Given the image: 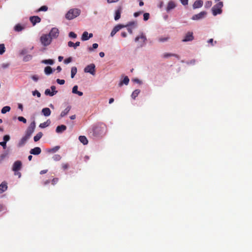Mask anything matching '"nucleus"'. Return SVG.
I'll use <instances>...</instances> for the list:
<instances>
[{
    "label": "nucleus",
    "instance_id": "nucleus-23",
    "mask_svg": "<svg viewBox=\"0 0 252 252\" xmlns=\"http://www.w3.org/2000/svg\"><path fill=\"white\" fill-rule=\"evenodd\" d=\"M53 72V69L51 68V67L49 66H47L45 67L44 68V72L45 74L48 75L51 74H52Z\"/></svg>",
    "mask_w": 252,
    "mask_h": 252
},
{
    "label": "nucleus",
    "instance_id": "nucleus-12",
    "mask_svg": "<svg viewBox=\"0 0 252 252\" xmlns=\"http://www.w3.org/2000/svg\"><path fill=\"white\" fill-rule=\"evenodd\" d=\"M30 20L32 25L34 26L36 23H40L41 20L38 16H33L30 17Z\"/></svg>",
    "mask_w": 252,
    "mask_h": 252
},
{
    "label": "nucleus",
    "instance_id": "nucleus-17",
    "mask_svg": "<svg viewBox=\"0 0 252 252\" xmlns=\"http://www.w3.org/2000/svg\"><path fill=\"white\" fill-rule=\"evenodd\" d=\"M66 129V126L65 125H62L56 127V131L57 133H62Z\"/></svg>",
    "mask_w": 252,
    "mask_h": 252
},
{
    "label": "nucleus",
    "instance_id": "nucleus-44",
    "mask_svg": "<svg viewBox=\"0 0 252 252\" xmlns=\"http://www.w3.org/2000/svg\"><path fill=\"white\" fill-rule=\"evenodd\" d=\"M18 120L20 122H22L24 124L27 123L26 119L25 118H24L23 117H22V116L18 117Z\"/></svg>",
    "mask_w": 252,
    "mask_h": 252
},
{
    "label": "nucleus",
    "instance_id": "nucleus-21",
    "mask_svg": "<svg viewBox=\"0 0 252 252\" xmlns=\"http://www.w3.org/2000/svg\"><path fill=\"white\" fill-rule=\"evenodd\" d=\"M71 106H68L63 111L60 115L61 117H63L66 115L71 109Z\"/></svg>",
    "mask_w": 252,
    "mask_h": 252
},
{
    "label": "nucleus",
    "instance_id": "nucleus-25",
    "mask_svg": "<svg viewBox=\"0 0 252 252\" xmlns=\"http://www.w3.org/2000/svg\"><path fill=\"white\" fill-rule=\"evenodd\" d=\"M80 44L79 41H77L76 43H74L73 42L70 41L68 42V46L70 47H73L74 49H76L77 46L80 45Z\"/></svg>",
    "mask_w": 252,
    "mask_h": 252
},
{
    "label": "nucleus",
    "instance_id": "nucleus-49",
    "mask_svg": "<svg viewBox=\"0 0 252 252\" xmlns=\"http://www.w3.org/2000/svg\"><path fill=\"white\" fill-rule=\"evenodd\" d=\"M10 139V136L8 135H5L3 136V141L6 143Z\"/></svg>",
    "mask_w": 252,
    "mask_h": 252
},
{
    "label": "nucleus",
    "instance_id": "nucleus-58",
    "mask_svg": "<svg viewBox=\"0 0 252 252\" xmlns=\"http://www.w3.org/2000/svg\"><path fill=\"white\" fill-rule=\"evenodd\" d=\"M183 5H186L188 3V0H180Z\"/></svg>",
    "mask_w": 252,
    "mask_h": 252
},
{
    "label": "nucleus",
    "instance_id": "nucleus-52",
    "mask_svg": "<svg viewBox=\"0 0 252 252\" xmlns=\"http://www.w3.org/2000/svg\"><path fill=\"white\" fill-rule=\"evenodd\" d=\"M0 145L2 146L4 149H6V143L5 142H0Z\"/></svg>",
    "mask_w": 252,
    "mask_h": 252
},
{
    "label": "nucleus",
    "instance_id": "nucleus-2",
    "mask_svg": "<svg viewBox=\"0 0 252 252\" xmlns=\"http://www.w3.org/2000/svg\"><path fill=\"white\" fill-rule=\"evenodd\" d=\"M223 6V2L221 1L215 4L212 8V13L214 16H216L218 14L222 13V7Z\"/></svg>",
    "mask_w": 252,
    "mask_h": 252
},
{
    "label": "nucleus",
    "instance_id": "nucleus-24",
    "mask_svg": "<svg viewBox=\"0 0 252 252\" xmlns=\"http://www.w3.org/2000/svg\"><path fill=\"white\" fill-rule=\"evenodd\" d=\"M129 79L128 78V77L127 76H125L123 79V81H121L119 85L120 86H122L123 84H125L126 85H127L128 83H129Z\"/></svg>",
    "mask_w": 252,
    "mask_h": 252
},
{
    "label": "nucleus",
    "instance_id": "nucleus-11",
    "mask_svg": "<svg viewBox=\"0 0 252 252\" xmlns=\"http://www.w3.org/2000/svg\"><path fill=\"white\" fill-rule=\"evenodd\" d=\"M123 7L122 6H119L115 10L114 19L116 21L118 20L121 18V14L122 12Z\"/></svg>",
    "mask_w": 252,
    "mask_h": 252
},
{
    "label": "nucleus",
    "instance_id": "nucleus-43",
    "mask_svg": "<svg viewBox=\"0 0 252 252\" xmlns=\"http://www.w3.org/2000/svg\"><path fill=\"white\" fill-rule=\"evenodd\" d=\"M212 2L211 1H207L205 4V7L206 8H209L212 6Z\"/></svg>",
    "mask_w": 252,
    "mask_h": 252
},
{
    "label": "nucleus",
    "instance_id": "nucleus-34",
    "mask_svg": "<svg viewBox=\"0 0 252 252\" xmlns=\"http://www.w3.org/2000/svg\"><path fill=\"white\" fill-rule=\"evenodd\" d=\"M140 90L138 89H137V90H135V91H134L131 94V97L134 99H135V98L138 96V95L140 93Z\"/></svg>",
    "mask_w": 252,
    "mask_h": 252
},
{
    "label": "nucleus",
    "instance_id": "nucleus-38",
    "mask_svg": "<svg viewBox=\"0 0 252 252\" xmlns=\"http://www.w3.org/2000/svg\"><path fill=\"white\" fill-rule=\"evenodd\" d=\"M48 10V7L47 6L44 5L40 7L36 12L39 11H46Z\"/></svg>",
    "mask_w": 252,
    "mask_h": 252
},
{
    "label": "nucleus",
    "instance_id": "nucleus-30",
    "mask_svg": "<svg viewBox=\"0 0 252 252\" xmlns=\"http://www.w3.org/2000/svg\"><path fill=\"white\" fill-rule=\"evenodd\" d=\"M50 123H51L50 121L49 120H48L46 122L40 124L39 125V127L42 128H45V127L48 126H49Z\"/></svg>",
    "mask_w": 252,
    "mask_h": 252
},
{
    "label": "nucleus",
    "instance_id": "nucleus-10",
    "mask_svg": "<svg viewBox=\"0 0 252 252\" xmlns=\"http://www.w3.org/2000/svg\"><path fill=\"white\" fill-rule=\"evenodd\" d=\"M193 39H194V37L193 35V32H189L186 33L184 38L183 39H182V41L183 42L190 41H192V40H193Z\"/></svg>",
    "mask_w": 252,
    "mask_h": 252
},
{
    "label": "nucleus",
    "instance_id": "nucleus-45",
    "mask_svg": "<svg viewBox=\"0 0 252 252\" xmlns=\"http://www.w3.org/2000/svg\"><path fill=\"white\" fill-rule=\"evenodd\" d=\"M32 94H33V95H36L38 97H39L41 96L40 93L38 91H37V90L33 91L32 92Z\"/></svg>",
    "mask_w": 252,
    "mask_h": 252
},
{
    "label": "nucleus",
    "instance_id": "nucleus-47",
    "mask_svg": "<svg viewBox=\"0 0 252 252\" xmlns=\"http://www.w3.org/2000/svg\"><path fill=\"white\" fill-rule=\"evenodd\" d=\"M69 36L70 37L75 38L77 37V34L75 33L74 32H71L69 33Z\"/></svg>",
    "mask_w": 252,
    "mask_h": 252
},
{
    "label": "nucleus",
    "instance_id": "nucleus-50",
    "mask_svg": "<svg viewBox=\"0 0 252 252\" xmlns=\"http://www.w3.org/2000/svg\"><path fill=\"white\" fill-rule=\"evenodd\" d=\"M57 82L60 85H63L64 84L65 81L63 79H57Z\"/></svg>",
    "mask_w": 252,
    "mask_h": 252
},
{
    "label": "nucleus",
    "instance_id": "nucleus-53",
    "mask_svg": "<svg viewBox=\"0 0 252 252\" xmlns=\"http://www.w3.org/2000/svg\"><path fill=\"white\" fill-rule=\"evenodd\" d=\"M58 178H54L52 181V184L53 185L56 184L58 182Z\"/></svg>",
    "mask_w": 252,
    "mask_h": 252
},
{
    "label": "nucleus",
    "instance_id": "nucleus-5",
    "mask_svg": "<svg viewBox=\"0 0 252 252\" xmlns=\"http://www.w3.org/2000/svg\"><path fill=\"white\" fill-rule=\"evenodd\" d=\"M85 72L90 73L92 75L95 74V65L93 63L87 65L84 69Z\"/></svg>",
    "mask_w": 252,
    "mask_h": 252
},
{
    "label": "nucleus",
    "instance_id": "nucleus-62",
    "mask_svg": "<svg viewBox=\"0 0 252 252\" xmlns=\"http://www.w3.org/2000/svg\"><path fill=\"white\" fill-rule=\"evenodd\" d=\"M51 89L52 90V92H57V91H56V87L55 86H52L51 87Z\"/></svg>",
    "mask_w": 252,
    "mask_h": 252
},
{
    "label": "nucleus",
    "instance_id": "nucleus-19",
    "mask_svg": "<svg viewBox=\"0 0 252 252\" xmlns=\"http://www.w3.org/2000/svg\"><path fill=\"white\" fill-rule=\"evenodd\" d=\"M203 1L201 0H196L193 4V8L194 9L200 8L203 5Z\"/></svg>",
    "mask_w": 252,
    "mask_h": 252
},
{
    "label": "nucleus",
    "instance_id": "nucleus-18",
    "mask_svg": "<svg viewBox=\"0 0 252 252\" xmlns=\"http://www.w3.org/2000/svg\"><path fill=\"white\" fill-rule=\"evenodd\" d=\"M7 189V183L5 182H3L0 185V193H2Z\"/></svg>",
    "mask_w": 252,
    "mask_h": 252
},
{
    "label": "nucleus",
    "instance_id": "nucleus-4",
    "mask_svg": "<svg viewBox=\"0 0 252 252\" xmlns=\"http://www.w3.org/2000/svg\"><path fill=\"white\" fill-rule=\"evenodd\" d=\"M35 126V121L32 122L26 131L25 135L30 138L32 134L34 131Z\"/></svg>",
    "mask_w": 252,
    "mask_h": 252
},
{
    "label": "nucleus",
    "instance_id": "nucleus-61",
    "mask_svg": "<svg viewBox=\"0 0 252 252\" xmlns=\"http://www.w3.org/2000/svg\"><path fill=\"white\" fill-rule=\"evenodd\" d=\"M167 39H168L167 37V38H159V40L161 42H164V41H166Z\"/></svg>",
    "mask_w": 252,
    "mask_h": 252
},
{
    "label": "nucleus",
    "instance_id": "nucleus-40",
    "mask_svg": "<svg viewBox=\"0 0 252 252\" xmlns=\"http://www.w3.org/2000/svg\"><path fill=\"white\" fill-rule=\"evenodd\" d=\"M52 158L53 160L55 161H59L61 159L62 157L60 155L57 154L54 155Z\"/></svg>",
    "mask_w": 252,
    "mask_h": 252
},
{
    "label": "nucleus",
    "instance_id": "nucleus-60",
    "mask_svg": "<svg viewBox=\"0 0 252 252\" xmlns=\"http://www.w3.org/2000/svg\"><path fill=\"white\" fill-rule=\"evenodd\" d=\"M119 0H107L108 2L113 3L118 2Z\"/></svg>",
    "mask_w": 252,
    "mask_h": 252
},
{
    "label": "nucleus",
    "instance_id": "nucleus-51",
    "mask_svg": "<svg viewBox=\"0 0 252 252\" xmlns=\"http://www.w3.org/2000/svg\"><path fill=\"white\" fill-rule=\"evenodd\" d=\"M142 13H143V11H142L135 12L134 13V16L135 17H137L139 16L140 15H141Z\"/></svg>",
    "mask_w": 252,
    "mask_h": 252
},
{
    "label": "nucleus",
    "instance_id": "nucleus-7",
    "mask_svg": "<svg viewBox=\"0 0 252 252\" xmlns=\"http://www.w3.org/2000/svg\"><path fill=\"white\" fill-rule=\"evenodd\" d=\"M59 31L56 28H53L50 31L48 35L52 38H57L59 36Z\"/></svg>",
    "mask_w": 252,
    "mask_h": 252
},
{
    "label": "nucleus",
    "instance_id": "nucleus-54",
    "mask_svg": "<svg viewBox=\"0 0 252 252\" xmlns=\"http://www.w3.org/2000/svg\"><path fill=\"white\" fill-rule=\"evenodd\" d=\"M32 78L34 81H37V80H38V76L35 75L32 76Z\"/></svg>",
    "mask_w": 252,
    "mask_h": 252
},
{
    "label": "nucleus",
    "instance_id": "nucleus-28",
    "mask_svg": "<svg viewBox=\"0 0 252 252\" xmlns=\"http://www.w3.org/2000/svg\"><path fill=\"white\" fill-rule=\"evenodd\" d=\"M42 63L46 64H50L52 65L54 63V61L52 59H48V60H43L41 61Z\"/></svg>",
    "mask_w": 252,
    "mask_h": 252
},
{
    "label": "nucleus",
    "instance_id": "nucleus-41",
    "mask_svg": "<svg viewBox=\"0 0 252 252\" xmlns=\"http://www.w3.org/2000/svg\"><path fill=\"white\" fill-rule=\"evenodd\" d=\"M98 47V44L97 43H94L92 47H89L88 50L90 52H92L94 49H96Z\"/></svg>",
    "mask_w": 252,
    "mask_h": 252
},
{
    "label": "nucleus",
    "instance_id": "nucleus-16",
    "mask_svg": "<svg viewBox=\"0 0 252 252\" xmlns=\"http://www.w3.org/2000/svg\"><path fill=\"white\" fill-rule=\"evenodd\" d=\"M41 152V150L39 147H36L30 150V153L31 154L34 155H39Z\"/></svg>",
    "mask_w": 252,
    "mask_h": 252
},
{
    "label": "nucleus",
    "instance_id": "nucleus-14",
    "mask_svg": "<svg viewBox=\"0 0 252 252\" xmlns=\"http://www.w3.org/2000/svg\"><path fill=\"white\" fill-rule=\"evenodd\" d=\"M176 6L175 2L172 0H170L168 2L167 6L166 7V10L167 12L170 10L173 9Z\"/></svg>",
    "mask_w": 252,
    "mask_h": 252
},
{
    "label": "nucleus",
    "instance_id": "nucleus-42",
    "mask_svg": "<svg viewBox=\"0 0 252 252\" xmlns=\"http://www.w3.org/2000/svg\"><path fill=\"white\" fill-rule=\"evenodd\" d=\"M150 18V14L149 13H145L143 15V19L144 21H147Z\"/></svg>",
    "mask_w": 252,
    "mask_h": 252
},
{
    "label": "nucleus",
    "instance_id": "nucleus-29",
    "mask_svg": "<svg viewBox=\"0 0 252 252\" xmlns=\"http://www.w3.org/2000/svg\"><path fill=\"white\" fill-rule=\"evenodd\" d=\"M43 136V134L41 132H38L35 136L33 137V140L34 142H37L40 140V139Z\"/></svg>",
    "mask_w": 252,
    "mask_h": 252
},
{
    "label": "nucleus",
    "instance_id": "nucleus-8",
    "mask_svg": "<svg viewBox=\"0 0 252 252\" xmlns=\"http://www.w3.org/2000/svg\"><path fill=\"white\" fill-rule=\"evenodd\" d=\"M207 14L206 12L205 11H201L200 13L194 15L191 19L193 20H198L203 18Z\"/></svg>",
    "mask_w": 252,
    "mask_h": 252
},
{
    "label": "nucleus",
    "instance_id": "nucleus-59",
    "mask_svg": "<svg viewBox=\"0 0 252 252\" xmlns=\"http://www.w3.org/2000/svg\"><path fill=\"white\" fill-rule=\"evenodd\" d=\"M213 42H214V40L213 38H211L208 41V42L209 43H210L212 46H213Z\"/></svg>",
    "mask_w": 252,
    "mask_h": 252
},
{
    "label": "nucleus",
    "instance_id": "nucleus-6",
    "mask_svg": "<svg viewBox=\"0 0 252 252\" xmlns=\"http://www.w3.org/2000/svg\"><path fill=\"white\" fill-rule=\"evenodd\" d=\"M104 130V126H95L93 129L94 133L95 135H100L101 134Z\"/></svg>",
    "mask_w": 252,
    "mask_h": 252
},
{
    "label": "nucleus",
    "instance_id": "nucleus-32",
    "mask_svg": "<svg viewBox=\"0 0 252 252\" xmlns=\"http://www.w3.org/2000/svg\"><path fill=\"white\" fill-rule=\"evenodd\" d=\"M57 92H52L50 89H46L45 91V94L47 95L53 96L56 94H57Z\"/></svg>",
    "mask_w": 252,
    "mask_h": 252
},
{
    "label": "nucleus",
    "instance_id": "nucleus-57",
    "mask_svg": "<svg viewBox=\"0 0 252 252\" xmlns=\"http://www.w3.org/2000/svg\"><path fill=\"white\" fill-rule=\"evenodd\" d=\"M60 149L59 146H56L52 149V151L54 152L57 151Z\"/></svg>",
    "mask_w": 252,
    "mask_h": 252
},
{
    "label": "nucleus",
    "instance_id": "nucleus-35",
    "mask_svg": "<svg viewBox=\"0 0 252 252\" xmlns=\"http://www.w3.org/2000/svg\"><path fill=\"white\" fill-rule=\"evenodd\" d=\"M77 68L75 66H73L71 68V77L72 78H74L75 75L77 73Z\"/></svg>",
    "mask_w": 252,
    "mask_h": 252
},
{
    "label": "nucleus",
    "instance_id": "nucleus-56",
    "mask_svg": "<svg viewBox=\"0 0 252 252\" xmlns=\"http://www.w3.org/2000/svg\"><path fill=\"white\" fill-rule=\"evenodd\" d=\"M9 64L8 63H3L1 65L2 67L3 68H6L8 67L9 66Z\"/></svg>",
    "mask_w": 252,
    "mask_h": 252
},
{
    "label": "nucleus",
    "instance_id": "nucleus-22",
    "mask_svg": "<svg viewBox=\"0 0 252 252\" xmlns=\"http://www.w3.org/2000/svg\"><path fill=\"white\" fill-rule=\"evenodd\" d=\"M72 93L73 94H77L79 96L83 95V94L82 92L78 91V86L77 85L74 86L72 88Z\"/></svg>",
    "mask_w": 252,
    "mask_h": 252
},
{
    "label": "nucleus",
    "instance_id": "nucleus-48",
    "mask_svg": "<svg viewBox=\"0 0 252 252\" xmlns=\"http://www.w3.org/2000/svg\"><path fill=\"white\" fill-rule=\"evenodd\" d=\"M72 61V58L71 57L68 58L64 60V63L68 64Z\"/></svg>",
    "mask_w": 252,
    "mask_h": 252
},
{
    "label": "nucleus",
    "instance_id": "nucleus-3",
    "mask_svg": "<svg viewBox=\"0 0 252 252\" xmlns=\"http://www.w3.org/2000/svg\"><path fill=\"white\" fill-rule=\"evenodd\" d=\"M40 41L43 46H47L50 44L52 37H50L48 34H43L40 37Z\"/></svg>",
    "mask_w": 252,
    "mask_h": 252
},
{
    "label": "nucleus",
    "instance_id": "nucleus-55",
    "mask_svg": "<svg viewBox=\"0 0 252 252\" xmlns=\"http://www.w3.org/2000/svg\"><path fill=\"white\" fill-rule=\"evenodd\" d=\"M32 56H31V55H29V56H27V57H25V58H24V60L25 62H26V61H27L28 60H30V59H32Z\"/></svg>",
    "mask_w": 252,
    "mask_h": 252
},
{
    "label": "nucleus",
    "instance_id": "nucleus-26",
    "mask_svg": "<svg viewBox=\"0 0 252 252\" xmlns=\"http://www.w3.org/2000/svg\"><path fill=\"white\" fill-rule=\"evenodd\" d=\"M79 140L84 145H86L88 143V139L85 136H80L79 137Z\"/></svg>",
    "mask_w": 252,
    "mask_h": 252
},
{
    "label": "nucleus",
    "instance_id": "nucleus-63",
    "mask_svg": "<svg viewBox=\"0 0 252 252\" xmlns=\"http://www.w3.org/2000/svg\"><path fill=\"white\" fill-rule=\"evenodd\" d=\"M47 170H41L40 172V174H45L47 173Z\"/></svg>",
    "mask_w": 252,
    "mask_h": 252
},
{
    "label": "nucleus",
    "instance_id": "nucleus-64",
    "mask_svg": "<svg viewBox=\"0 0 252 252\" xmlns=\"http://www.w3.org/2000/svg\"><path fill=\"white\" fill-rule=\"evenodd\" d=\"M121 35L123 37H126V35H127V34H126V32H122L121 33Z\"/></svg>",
    "mask_w": 252,
    "mask_h": 252
},
{
    "label": "nucleus",
    "instance_id": "nucleus-27",
    "mask_svg": "<svg viewBox=\"0 0 252 252\" xmlns=\"http://www.w3.org/2000/svg\"><path fill=\"white\" fill-rule=\"evenodd\" d=\"M139 39H141L142 42L144 43L146 40V37L144 35H143V34H142L140 36H137L135 39V41L137 42Z\"/></svg>",
    "mask_w": 252,
    "mask_h": 252
},
{
    "label": "nucleus",
    "instance_id": "nucleus-33",
    "mask_svg": "<svg viewBox=\"0 0 252 252\" xmlns=\"http://www.w3.org/2000/svg\"><path fill=\"white\" fill-rule=\"evenodd\" d=\"M88 34L89 33L87 32H84L82 35L81 40L83 41L89 40Z\"/></svg>",
    "mask_w": 252,
    "mask_h": 252
},
{
    "label": "nucleus",
    "instance_id": "nucleus-20",
    "mask_svg": "<svg viewBox=\"0 0 252 252\" xmlns=\"http://www.w3.org/2000/svg\"><path fill=\"white\" fill-rule=\"evenodd\" d=\"M43 115L46 117L49 116L51 114V110L49 108H43L41 111Z\"/></svg>",
    "mask_w": 252,
    "mask_h": 252
},
{
    "label": "nucleus",
    "instance_id": "nucleus-13",
    "mask_svg": "<svg viewBox=\"0 0 252 252\" xmlns=\"http://www.w3.org/2000/svg\"><path fill=\"white\" fill-rule=\"evenodd\" d=\"M29 138L30 137L25 135L19 141L17 144L18 147H22L24 146Z\"/></svg>",
    "mask_w": 252,
    "mask_h": 252
},
{
    "label": "nucleus",
    "instance_id": "nucleus-37",
    "mask_svg": "<svg viewBox=\"0 0 252 252\" xmlns=\"http://www.w3.org/2000/svg\"><path fill=\"white\" fill-rule=\"evenodd\" d=\"M10 110V107L9 106H6L3 107L2 108V109L1 110V112L2 114H5L6 112H9Z\"/></svg>",
    "mask_w": 252,
    "mask_h": 252
},
{
    "label": "nucleus",
    "instance_id": "nucleus-15",
    "mask_svg": "<svg viewBox=\"0 0 252 252\" xmlns=\"http://www.w3.org/2000/svg\"><path fill=\"white\" fill-rule=\"evenodd\" d=\"M125 27L126 26L122 25H118L115 26L111 32V36H113L118 31Z\"/></svg>",
    "mask_w": 252,
    "mask_h": 252
},
{
    "label": "nucleus",
    "instance_id": "nucleus-46",
    "mask_svg": "<svg viewBox=\"0 0 252 252\" xmlns=\"http://www.w3.org/2000/svg\"><path fill=\"white\" fill-rule=\"evenodd\" d=\"M69 164L67 163H63L62 164V168L63 170H66L69 167Z\"/></svg>",
    "mask_w": 252,
    "mask_h": 252
},
{
    "label": "nucleus",
    "instance_id": "nucleus-36",
    "mask_svg": "<svg viewBox=\"0 0 252 252\" xmlns=\"http://www.w3.org/2000/svg\"><path fill=\"white\" fill-rule=\"evenodd\" d=\"M24 29V27H22L20 24H17L14 27V30L16 32H20Z\"/></svg>",
    "mask_w": 252,
    "mask_h": 252
},
{
    "label": "nucleus",
    "instance_id": "nucleus-1",
    "mask_svg": "<svg viewBox=\"0 0 252 252\" xmlns=\"http://www.w3.org/2000/svg\"><path fill=\"white\" fill-rule=\"evenodd\" d=\"M80 13V10L77 8L71 9L69 10L65 15V18L68 20H72L78 16Z\"/></svg>",
    "mask_w": 252,
    "mask_h": 252
},
{
    "label": "nucleus",
    "instance_id": "nucleus-39",
    "mask_svg": "<svg viewBox=\"0 0 252 252\" xmlns=\"http://www.w3.org/2000/svg\"><path fill=\"white\" fill-rule=\"evenodd\" d=\"M5 47L3 44H0V55L3 54L5 52Z\"/></svg>",
    "mask_w": 252,
    "mask_h": 252
},
{
    "label": "nucleus",
    "instance_id": "nucleus-31",
    "mask_svg": "<svg viewBox=\"0 0 252 252\" xmlns=\"http://www.w3.org/2000/svg\"><path fill=\"white\" fill-rule=\"evenodd\" d=\"M172 56L175 57L176 58H177L178 59L180 58L179 55H178L177 54H175L165 53L163 55V58H168L169 57H172Z\"/></svg>",
    "mask_w": 252,
    "mask_h": 252
},
{
    "label": "nucleus",
    "instance_id": "nucleus-9",
    "mask_svg": "<svg viewBox=\"0 0 252 252\" xmlns=\"http://www.w3.org/2000/svg\"><path fill=\"white\" fill-rule=\"evenodd\" d=\"M22 162L20 160H17L14 162L12 166V170L14 172H17L20 170L22 168Z\"/></svg>",
    "mask_w": 252,
    "mask_h": 252
}]
</instances>
